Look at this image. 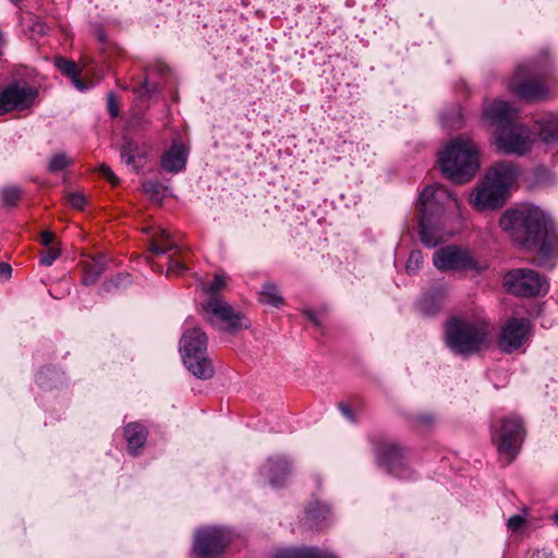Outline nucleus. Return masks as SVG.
Masks as SVG:
<instances>
[{
  "label": "nucleus",
  "instance_id": "nucleus-11",
  "mask_svg": "<svg viewBox=\"0 0 558 558\" xmlns=\"http://www.w3.org/2000/svg\"><path fill=\"white\" fill-rule=\"evenodd\" d=\"M522 420L517 415L502 417L497 426H493L492 439L500 454L511 461L518 453L524 438Z\"/></svg>",
  "mask_w": 558,
  "mask_h": 558
},
{
  "label": "nucleus",
  "instance_id": "nucleus-29",
  "mask_svg": "<svg viewBox=\"0 0 558 558\" xmlns=\"http://www.w3.org/2000/svg\"><path fill=\"white\" fill-rule=\"evenodd\" d=\"M269 472L280 471L283 475H288L291 471L290 463L286 458H277L268 461Z\"/></svg>",
  "mask_w": 558,
  "mask_h": 558
},
{
  "label": "nucleus",
  "instance_id": "nucleus-13",
  "mask_svg": "<svg viewBox=\"0 0 558 558\" xmlns=\"http://www.w3.org/2000/svg\"><path fill=\"white\" fill-rule=\"evenodd\" d=\"M433 263L440 271H480L485 268L469 248L459 245H447L438 248L433 255Z\"/></svg>",
  "mask_w": 558,
  "mask_h": 558
},
{
  "label": "nucleus",
  "instance_id": "nucleus-35",
  "mask_svg": "<svg viewBox=\"0 0 558 558\" xmlns=\"http://www.w3.org/2000/svg\"><path fill=\"white\" fill-rule=\"evenodd\" d=\"M327 514H328V509L325 506L317 504V507L315 509L307 510L306 518L308 520H315L316 518H319V517H322L323 519H326Z\"/></svg>",
  "mask_w": 558,
  "mask_h": 558
},
{
  "label": "nucleus",
  "instance_id": "nucleus-10",
  "mask_svg": "<svg viewBox=\"0 0 558 558\" xmlns=\"http://www.w3.org/2000/svg\"><path fill=\"white\" fill-rule=\"evenodd\" d=\"M205 319L220 329L236 332L250 327L248 319L221 298H208L201 304Z\"/></svg>",
  "mask_w": 558,
  "mask_h": 558
},
{
  "label": "nucleus",
  "instance_id": "nucleus-14",
  "mask_svg": "<svg viewBox=\"0 0 558 558\" xmlns=\"http://www.w3.org/2000/svg\"><path fill=\"white\" fill-rule=\"evenodd\" d=\"M229 532L218 527H204L194 537V553L198 558H216L230 544Z\"/></svg>",
  "mask_w": 558,
  "mask_h": 558
},
{
  "label": "nucleus",
  "instance_id": "nucleus-7",
  "mask_svg": "<svg viewBox=\"0 0 558 558\" xmlns=\"http://www.w3.org/2000/svg\"><path fill=\"white\" fill-rule=\"evenodd\" d=\"M492 330L482 316L453 317L446 325V343L457 354H474L488 345Z\"/></svg>",
  "mask_w": 558,
  "mask_h": 558
},
{
  "label": "nucleus",
  "instance_id": "nucleus-27",
  "mask_svg": "<svg viewBox=\"0 0 558 558\" xmlns=\"http://www.w3.org/2000/svg\"><path fill=\"white\" fill-rule=\"evenodd\" d=\"M60 254L61 250L58 244L45 247L40 253V265L51 266Z\"/></svg>",
  "mask_w": 558,
  "mask_h": 558
},
{
  "label": "nucleus",
  "instance_id": "nucleus-48",
  "mask_svg": "<svg viewBox=\"0 0 558 558\" xmlns=\"http://www.w3.org/2000/svg\"><path fill=\"white\" fill-rule=\"evenodd\" d=\"M271 483H272L274 485H277V484H278V482H277L275 478H271Z\"/></svg>",
  "mask_w": 558,
  "mask_h": 558
},
{
  "label": "nucleus",
  "instance_id": "nucleus-32",
  "mask_svg": "<svg viewBox=\"0 0 558 558\" xmlns=\"http://www.w3.org/2000/svg\"><path fill=\"white\" fill-rule=\"evenodd\" d=\"M143 120L142 107H132L130 109V119L126 122L128 130H135Z\"/></svg>",
  "mask_w": 558,
  "mask_h": 558
},
{
  "label": "nucleus",
  "instance_id": "nucleus-2",
  "mask_svg": "<svg viewBox=\"0 0 558 558\" xmlns=\"http://www.w3.org/2000/svg\"><path fill=\"white\" fill-rule=\"evenodd\" d=\"M458 207V199L442 185H428L422 191L417 217L421 241L426 246L435 247L453 234L446 226V211Z\"/></svg>",
  "mask_w": 558,
  "mask_h": 558
},
{
  "label": "nucleus",
  "instance_id": "nucleus-36",
  "mask_svg": "<svg viewBox=\"0 0 558 558\" xmlns=\"http://www.w3.org/2000/svg\"><path fill=\"white\" fill-rule=\"evenodd\" d=\"M454 109L456 110L452 112V116L454 117L453 122L450 123L449 121L445 120L444 125L449 129H461L463 125L462 116H461V112L458 110V108H454Z\"/></svg>",
  "mask_w": 558,
  "mask_h": 558
},
{
  "label": "nucleus",
  "instance_id": "nucleus-18",
  "mask_svg": "<svg viewBox=\"0 0 558 558\" xmlns=\"http://www.w3.org/2000/svg\"><path fill=\"white\" fill-rule=\"evenodd\" d=\"M149 153V146L145 143H137L129 136H123L121 157L123 161L134 170H138Z\"/></svg>",
  "mask_w": 558,
  "mask_h": 558
},
{
  "label": "nucleus",
  "instance_id": "nucleus-4",
  "mask_svg": "<svg viewBox=\"0 0 558 558\" xmlns=\"http://www.w3.org/2000/svg\"><path fill=\"white\" fill-rule=\"evenodd\" d=\"M518 175L519 169L511 161L493 165L472 191L470 204L476 210L501 207L506 203L509 189L515 183Z\"/></svg>",
  "mask_w": 558,
  "mask_h": 558
},
{
  "label": "nucleus",
  "instance_id": "nucleus-3",
  "mask_svg": "<svg viewBox=\"0 0 558 558\" xmlns=\"http://www.w3.org/2000/svg\"><path fill=\"white\" fill-rule=\"evenodd\" d=\"M485 117L495 129L494 144L499 151L523 156L532 149L534 133L522 123L517 107H489Z\"/></svg>",
  "mask_w": 558,
  "mask_h": 558
},
{
  "label": "nucleus",
  "instance_id": "nucleus-1",
  "mask_svg": "<svg viewBox=\"0 0 558 558\" xmlns=\"http://www.w3.org/2000/svg\"><path fill=\"white\" fill-rule=\"evenodd\" d=\"M499 226L513 241L536 251L539 265L553 267L550 259L558 256V234L542 210L530 205L507 209Z\"/></svg>",
  "mask_w": 558,
  "mask_h": 558
},
{
  "label": "nucleus",
  "instance_id": "nucleus-38",
  "mask_svg": "<svg viewBox=\"0 0 558 558\" xmlns=\"http://www.w3.org/2000/svg\"><path fill=\"white\" fill-rule=\"evenodd\" d=\"M524 523V519L521 515H513L508 520V529L512 532L518 531Z\"/></svg>",
  "mask_w": 558,
  "mask_h": 558
},
{
  "label": "nucleus",
  "instance_id": "nucleus-41",
  "mask_svg": "<svg viewBox=\"0 0 558 558\" xmlns=\"http://www.w3.org/2000/svg\"><path fill=\"white\" fill-rule=\"evenodd\" d=\"M531 558H551V556L543 549H537L532 554Z\"/></svg>",
  "mask_w": 558,
  "mask_h": 558
},
{
  "label": "nucleus",
  "instance_id": "nucleus-8",
  "mask_svg": "<svg viewBox=\"0 0 558 558\" xmlns=\"http://www.w3.org/2000/svg\"><path fill=\"white\" fill-rule=\"evenodd\" d=\"M180 349L189 371L202 379L211 378L214 367L207 357V336L197 327L186 328L181 337Z\"/></svg>",
  "mask_w": 558,
  "mask_h": 558
},
{
  "label": "nucleus",
  "instance_id": "nucleus-26",
  "mask_svg": "<svg viewBox=\"0 0 558 558\" xmlns=\"http://www.w3.org/2000/svg\"><path fill=\"white\" fill-rule=\"evenodd\" d=\"M228 277L225 274H216L211 281L203 284V291L208 298H219V293L227 287Z\"/></svg>",
  "mask_w": 558,
  "mask_h": 558
},
{
  "label": "nucleus",
  "instance_id": "nucleus-40",
  "mask_svg": "<svg viewBox=\"0 0 558 558\" xmlns=\"http://www.w3.org/2000/svg\"><path fill=\"white\" fill-rule=\"evenodd\" d=\"M339 409L345 417H348L349 420H353L352 411L348 404L341 403L339 405Z\"/></svg>",
  "mask_w": 558,
  "mask_h": 558
},
{
  "label": "nucleus",
  "instance_id": "nucleus-28",
  "mask_svg": "<svg viewBox=\"0 0 558 558\" xmlns=\"http://www.w3.org/2000/svg\"><path fill=\"white\" fill-rule=\"evenodd\" d=\"M70 159L66 157L65 154L59 153L52 156V158L49 161L48 170L50 172H59L64 170L70 165Z\"/></svg>",
  "mask_w": 558,
  "mask_h": 558
},
{
  "label": "nucleus",
  "instance_id": "nucleus-44",
  "mask_svg": "<svg viewBox=\"0 0 558 558\" xmlns=\"http://www.w3.org/2000/svg\"><path fill=\"white\" fill-rule=\"evenodd\" d=\"M306 315H307V317H308L310 319H312L315 324H318V322L316 320L315 316H314L311 312H307V313H306Z\"/></svg>",
  "mask_w": 558,
  "mask_h": 558
},
{
  "label": "nucleus",
  "instance_id": "nucleus-16",
  "mask_svg": "<svg viewBox=\"0 0 558 558\" xmlns=\"http://www.w3.org/2000/svg\"><path fill=\"white\" fill-rule=\"evenodd\" d=\"M38 88L26 82H14L0 93V105H27L37 100Z\"/></svg>",
  "mask_w": 558,
  "mask_h": 558
},
{
  "label": "nucleus",
  "instance_id": "nucleus-31",
  "mask_svg": "<svg viewBox=\"0 0 558 558\" xmlns=\"http://www.w3.org/2000/svg\"><path fill=\"white\" fill-rule=\"evenodd\" d=\"M422 263V253L420 251L411 252L405 266L408 274H414L421 267Z\"/></svg>",
  "mask_w": 558,
  "mask_h": 558
},
{
  "label": "nucleus",
  "instance_id": "nucleus-43",
  "mask_svg": "<svg viewBox=\"0 0 558 558\" xmlns=\"http://www.w3.org/2000/svg\"><path fill=\"white\" fill-rule=\"evenodd\" d=\"M15 107H0V116H4V114L9 113Z\"/></svg>",
  "mask_w": 558,
  "mask_h": 558
},
{
  "label": "nucleus",
  "instance_id": "nucleus-42",
  "mask_svg": "<svg viewBox=\"0 0 558 558\" xmlns=\"http://www.w3.org/2000/svg\"><path fill=\"white\" fill-rule=\"evenodd\" d=\"M120 112V107H109V113L111 118H117Z\"/></svg>",
  "mask_w": 558,
  "mask_h": 558
},
{
  "label": "nucleus",
  "instance_id": "nucleus-49",
  "mask_svg": "<svg viewBox=\"0 0 558 558\" xmlns=\"http://www.w3.org/2000/svg\"><path fill=\"white\" fill-rule=\"evenodd\" d=\"M144 88H146V89H147V92H149L148 86H147V83L144 85Z\"/></svg>",
  "mask_w": 558,
  "mask_h": 558
},
{
  "label": "nucleus",
  "instance_id": "nucleus-17",
  "mask_svg": "<svg viewBox=\"0 0 558 558\" xmlns=\"http://www.w3.org/2000/svg\"><path fill=\"white\" fill-rule=\"evenodd\" d=\"M189 148L179 140H174L169 149L161 157V167L165 171L178 173L185 168Z\"/></svg>",
  "mask_w": 558,
  "mask_h": 558
},
{
  "label": "nucleus",
  "instance_id": "nucleus-23",
  "mask_svg": "<svg viewBox=\"0 0 558 558\" xmlns=\"http://www.w3.org/2000/svg\"><path fill=\"white\" fill-rule=\"evenodd\" d=\"M274 558H336L333 555L317 548H282Z\"/></svg>",
  "mask_w": 558,
  "mask_h": 558
},
{
  "label": "nucleus",
  "instance_id": "nucleus-21",
  "mask_svg": "<svg viewBox=\"0 0 558 558\" xmlns=\"http://www.w3.org/2000/svg\"><path fill=\"white\" fill-rule=\"evenodd\" d=\"M534 140L539 137L546 144L558 143V118L549 117L534 125Z\"/></svg>",
  "mask_w": 558,
  "mask_h": 558
},
{
  "label": "nucleus",
  "instance_id": "nucleus-12",
  "mask_svg": "<svg viewBox=\"0 0 558 558\" xmlns=\"http://www.w3.org/2000/svg\"><path fill=\"white\" fill-rule=\"evenodd\" d=\"M506 290L518 296H536L548 291L547 280L533 269L518 268L504 277Z\"/></svg>",
  "mask_w": 558,
  "mask_h": 558
},
{
  "label": "nucleus",
  "instance_id": "nucleus-25",
  "mask_svg": "<svg viewBox=\"0 0 558 558\" xmlns=\"http://www.w3.org/2000/svg\"><path fill=\"white\" fill-rule=\"evenodd\" d=\"M259 302L264 305H270L274 307H280L283 305L284 300L280 295L277 286L274 283H265L259 292Z\"/></svg>",
  "mask_w": 558,
  "mask_h": 558
},
{
  "label": "nucleus",
  "instance_id": "nucleus-9",
  "mask_svg": "<svg viewBox=\"0 0 558 558\" xmlns=\"http://www.w3.org/2000/svg\"><path fill=\"white\" fill-rule=\"evenodd\" d=\"M166 253H170L167 275H181L186 269L187 253L172 241L168 230L157 228L150 235L149 255L146 256V260L154 271H161L154 258Z\"/></svg>",
  "mask_w": 558,
  "mask_h": 558
},
{
  "label": "nucleus",
  "instance_id": "nucleus-39",
  "mask_svg": "<svg viewBox=\"0 0 558 558\" xmlns=\"http://www.w3.org/2000/svg\"><path fill=\"white\" fill-rule=\"evenodd\" d=\"M12 272V268L7 263L0 264V277L10 278Z\"/></svg>",
  "mask_w": 558,
  "mask_h": 558
},
{
  "label": "nucleus",
  "instance_id": "nucleus-15",
  "mask_svg": "<svg viewBox=\"0 0 558 558\" xmlns=\"http://www.w3.org/2000/svg\"><path fill=\"white\" fill-rule=\"evenodd\" d=\"M531 333L526 318H511L501 328L499 345L505 352H512L525 343Z\"/></svg>",
  "mask_w": 558,
  "mask_h": 558
},
{
  "label": "nucleus",
  "instance_id": "nucleus-24",
  "mask_svg": "<svg viewBox=\"0 0 558 558\" xmlns=\"http://www.w3.org/2000/svg\"><path fill=\"white\" fill-rule=\"evenodd\" d=\"M54 65L61 73H63L69 78H71L73 85L78 90L85 89V84L78 77L80 71H78V68L75 62L70 61L65 58L59 57L54 60Z\"/></svg>",
  "mask_w": 558,
  "mask_h": 558
},
{
  "label": "nucleus",
  "instance_id": "nucleus-45",
  "mask_svg": "<svg viewBox=\"0 0 558 558\" xmlns=\"http://www.w3.org/2000/svg\"><path fill=\"white\" fill-rule=\"evenodd\" d=\"M554 521H555V523H557V524H558V512H557V513H555V515H554Z\"/></svg>",
  "mask_w": 558,
  "mask_h": 558
},
{
  "label": "nucleus",
  "instance_id": "nucleus-19",
  "mask_svg": "<svg viewBox=\"0 0 558 558\" xmlns=\"http://www.w3.org/2000/svg\"><path fill=\"white\" fill-rule=\"evenodd\" d=\"M377 454L379 461L387 466L389 472L400 475V469L404 468L403 450L392 441L383 442L378 449Z\"/></svg>",
  "mask_w": 558,
  "mask_h": 558
},
{
  "label": "nucleus",
  "instance_id": "nucleus-20",
  "mask_svg": "<svg viewBox=\"0 0 558 558\" xmlns=\"http://www.w3.org/2000/svg\"><path fill=\"white\" fill-rule=\"evenodd\" d=\"M106 267V256L97 254L83 262L82 282L85 286L94 284L101 276Z\"/></svg>",
  "mask_w": 558,
  "mask_h": 558
},
{
  "label": "nucleus",
  "instance_id": "nucleus-47",
  "mask_svg": "<svg viewBox=\"0 0 558 558\" xmlns=\"http://www.w3.org/2000/svg\"><path fill=\"white\" fill-rule=\"evenodd\" d=\"M39 32L44 33V26L43 25H39Z\"/></svg>",
  "mask_w": 558,
  "mask_h": 558
},
{
  "label": "nucleus",
  "instance_id": "nucleus-22",
  "mask_svg": "<svg viewBox=\"0 0 558 558\" xmlns=\"http://www.w3.org/2000/svg\"><path fill=\"white\" fill-rule=\"evenodd\" d=\"M124 437L128 441L129 450L136 454L137 450L146 442L147 429L140 423H130L124 427Z\"/></svg>",
  "mask_w": 558,
  "mask_h": 558
},
{
  "label": "nucleus",
  "instance_id": "nucleus-5",
  "mask_svg": "<svg viewBox=\"0 0 558 558\" xmlns=\"http://www.w3.org/2000/svg\"><path fill=\"white\" fill-rule=\"evenodd\" d=\"M438 163L442 174L452 182L466 183L480 169V149L466 135L451 138L438 153Z\"/></svg>",
  "mask_w": 558,
  "mask_h": 558
},
{
  "label": "nucleus",
  "instance_id": "nucleus-6",
  "mask_svg": "<svg viewBox=\"0 0 558 558\" xmlns=\"http://www.w3.org/2000/svg\"><path fill=\"white\" fill-rule=\"evenodd\" d=\"M550 59L547 51L536 59L519 64L507 80V89L521 100L546 101L548 88L541 82L548 75Z\"/></svg>",
  "mask_w": 558,
  "mask_h": 558
},
{
  "label": "nucleus",
  "instance_id": "nucleus-33",
  "mask_svg": "<svg viewBox=\"0 0 558 558\" xmlns=\"http://www.w3.org/2000/svg\"><path fill=\"white\" fill-rule=\"evenodd\" d=\"M66 201L71 207H73L75 209H80V210L84 209V207L86 205L85 196L78 192L69 193L66 195Z\"/></svg>",
  "mask_w": 558,
  "mask_h": 558
},
{
  "label": "nucleus",
  "instance_id": "nucleus-37",
  "mask_svg": "<svg viewBox=\"0 0 558 558\" xmlns=\"http://www.w3.org/2000/svg\"><path fill=\"white\" fill-rule=\"evenodd\" d=\"M54 233L46 230L40 233L39 242L44 247H48L57 244L54 243Z\"/></svg>",
  "mask_w": 558,
  "mask_h": 558
},
{
  "label": "nucleus",
  "instance_id": "nucleus-34",
  "mask_svg": "<svg viewBox=\"0 0 558 558\" xmlns=\"http://www.w3.org/2000/svg\"><path fill=\"white\" fill-rule=\"evenodd\" d=\"M98 171L112 186H117L119 184L118 177L109 167L101 165Z\"/></svg>",
  "mask_w": 558,
  "mask_h": 558
},
{
  "label": "nucleus",
  "instance_id": "nucleus-30",
  "mask_svg": "<svg viewBox=\"0 0 558 558\" xmlns=\"http://www.w3.org/2000/svg\"><path fill=\"white\" fill-rule=\"evenodd\" d=\"M21 197V191L17 187H7L2 191L3 203L8 206L17 204Z\"/></svg>",
  "mask_w": 558,
  "mask_h": 558
},
{
  "label": "nucleus",
  "instance_id": "nucleus-46",
  "mask_svg": "<svg viewBox=\"0 0 558 558\" xmlns=\"http://www.w3.org/2000/svg\"><path fill=\"white\" fill-rule=\"evenodd\" d=\"M496 105L504 106V105H508V104H507V102H505V101H498Z\"/></svg>",
  "mask_w": 558,
  "mask_h": 558
}]
</instances>
